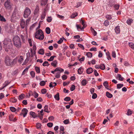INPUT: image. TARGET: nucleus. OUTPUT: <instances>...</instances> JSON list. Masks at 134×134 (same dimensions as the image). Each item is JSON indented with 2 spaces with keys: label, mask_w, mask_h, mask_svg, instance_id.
<instances>
[{
  "label": "nucleus",
  "mask_w": 134,
  "mask_h": 134,
  "mask_svg": "<svg viewBox=\"0 0 134 134\" xmlns=\"http://www.w3.org/2000/svg\"><path fill=\"white\" fill-rule=\"evenodd\" d=\"M34 95L33 96L35 98H36L38 97V94L37 93L35 92H34Z\"/></svg>",
  "instance_id": "obj_48"
},
{
  "label": "nucleus",
  "mask_w": 134,
  "mask_h": 134,
  "mask_svg": "<svg viewBox=\"0 0 134 134\" xmlns=\"http://www.w3.org/2000/svg\"><path fill=\"white\" fill-rule=\"evenodd\" d=\"M10 101L13 103H16L17 102V100L14 98H12L10 99Z\"/></svg>",
  "instance_id": "obj_43"
},
{
  "label": "nucleus",
  "mask_w": 134,
  "mask_h": 134,
  "mask_svg": "<svg viewBox=\"0 0 134 134\" xmlns=\"http://www.w3.org/2000/svg\"><path fill=\"white\" fill-rule=\"evenodd\" d=\"M129 46L133 49H134V44L132 43H129Z\"/></svg>",
  "instance_id": "obj_50"
},
{
  "label": "nucleus",
  "mask_w": 134,
  "mask_h": 134,
  "mask_svg": "<svg viewBox=\"0 0 134 134\" xmlns=\"http://www.w3.org/2000/svg\"><path fill=\"white\" fill-rule=\"evenodd\" d=\"M49 65L48 62L45 61L43 63L42 65L43 66H48Z\"/></svg>",
  "instance_id": "obj_39"
},
{
  "label": "nucleus",
  "mask_w": 134,
  "mask_h": 134,
  "mask_svg": "<svg viewBox=\"0 0 134 134\" xmlns=\"http://www.w3.org/2000/svg\"><path fill=\"white\" fill-rule=\"evenodd\" d=\"M82 23L83 25V27H82V29H83L87 26L86 23H85L84 21L83 20H82Z\"/></svg>",
  "instance_id": "obj_37"
},
{
  "label": "nucleus",
  "mask_w": 134,
  "mask_h": 134,
  "mask_svg": "<svg viewBox=\"0 0 134 134\" xmlns=\"http://www.w3.org/2000/svg\"><path fill=\"white\" fill-rule=\"evenodd\" d=\"M35 37L36 38L40 40H43L44 38L43 33L41 29L37 31L35 34Z\"/></svg>",
  "instance_id": "obj_3"
},
{
  "label": "nucleus",
  "mask_w": 134,
  "mask_h": 134,
  "mask_svg": "<svg viewBox=\"0 0 134 134\" xmlns=\"http://www.w3.org/2000/svg\"><path fill=\"white\" fill-rule=\"evenodd\" d=\"M0 20L2 21L5 22L6 21L5 19L1 14H0Z\"/></svg>",
  "instance_id": "obj_41"
},
{
  "label": "nucleus",
  "mask_w": 134,
  "mask_h": 134,
  "mask_svg": "<svg viewBox=\"0 0 134 134\" xmlns=\"http://www.w3.org/2000/svg\"><path fill=\"white\" fill-rule=\"evenodd\" d=\"M27 112L28 110L24 108L22 110V112L20 114V115H21L23 114V117H25L27 115Z\"/></svg>",
  "instance_id": "obj_8"
},
{
  "label": "nucleus",
  "mask_w": 134,
  "mask_h": 134,
  "mask_svg": "<svg viewBox=\"0 0 134 134\" xmlns=\"http://www.w3.org/2000/svg\"><path fill=\"white\" fill-rule=\"evenodd\" d=\"M107 55V58L108 60H109L111 59V57L109 52H108L107 53H106Z\"/></svg>",
  "instance_id": "obj_36"
},
{
  "label": "nucleus",
  "mask_w": 134,
  "mask_h": 134,
  "mask_svg": "<svg viewBox=\"0 0 134 134\" xmlns=\"http://www.w3.org/2000/svg\"><path fill=\"white\" fill-rule=\"evenodd\" d=\"M86 55L88 57L91 58L92 56V54L91 52H88L87 53Z\"/></svg>",
  "instance_id": "obj_34"
},
{
  "label": "nucleus",
  "mask_w": 134,
  "mask_h": 134,
  "mask_svg": "<svg viewBox=\"0 0 134 134\" xmlns=\"http://www.w3.org/2000/svg\"><path fill=\"white\" fill-rule=\"evenodd\" d=\"M25 95L24 94L22 93L19 96V99L21 100L24 99Z\"/></svg>",
  "instance_id": "obj_31"
},
{
  "label": "nucleus",
  "mask_w": 134,
  "mask_h": 134,
  "mask_svg": "<svg viewBox=\"0 0 134 134\" xmlns=\"http://www.w3.org/2000/svg\"><path fill=\"white\" fill-rule=\"evenodd\" d=\"M75 88V87L74 85H72L71 86L70 88V90L71 91H72L74 90Z\"/></svg>",
  "instance_id": "obj_64"
},
{
  "label": "nucleus",
  "mask_w": 134,
  "mask_h": 134,
  "mask_svg": "<svg viewBox=\"0 0 134 134\" xmlns=\"http://www.w3.org/2000/svg\"><path fill=\"white\" fill-rule=\"evenodd\" d=\"M83 68L82 67H81L80 68H79L77 70L78 73L79 74H81L83 71Z\"/></svg>",
  "instance_id": "obj_13"
},
{
  "label": "nucleus",
  "mask_w": 134,
  "mask_h": 134,
  "mask_svg": "<svg viewBox=\"0 0 134 134\" xmlns=\"http://www.w3.org/2000/svg\"><path fill=\"white\" fill-rule=\"evenodd\" d=\"M57 61L56 60H55L53 61L51 63V65L54 67H56L57 66Z\"/></svg>",
  "instance_id": "obj_19"
},
{
  "label": "nucleus",
  "mask_w": 134,
  "mask_h": 134,
  "mask_svg": "<svg viewBox=\"0 0 134 134\" xmlns=\"http://www.w3.org/2000/svg\"><path fill=\"white\" fill-rule=\"evenodd\" d=\"M116 77L118 79L121 81H123L124 79L123 77H122L121 75L119 74H117L116 76Z\"/></svg>",
  "instance_id": "obj_16"
},
{
  "label": "nucleus",
  "mask_w": 134,
  "mask_h": 134,
  "mask_svg": "<svg viewBox=\"0 0 134 134\" xmlns=\"http://www.w3.org/2000/svg\"><path fill=\"white\" fill-rule=\"evenodd\" d=\"M115 32L116 34H118L120 33V30L119 28V26H117L116 27L115 29Z\"/></svg>",
  "instance_id": "obj_17"
},
{
  "label": "nucleus",
  "mask_w": 134,
  "mask_h": 134,
  "mask_svg": "<svg viewBox=\"0 0 134 134\" xmlns=\"http://www.w3.org/2000/svg\"><path fill=\"white\" fill-rule=\"evenodd\" d=\"M60 133H62V131H64V129L63 126H61L60 127Z\"/></svg>",
  "instance_id": "obj_52"
},
{
  "label": "nucleus",
  "mask_w": 134,
  "mask_h": 134,
  "mask_svg": "<svg viewBox=\"0 0 134 134\" xmlns=\"http://www.w3.org/2000/svg\"><path fill=\"white\" fill-rule=\"evenodd\" d=\"M30 51L31 53V55H30L31 57H33L34 55H35L34 54V51L33 52V49L31 48L30 49Z\"/></svg>",
  "instance_id": "obj_56"
},
{
  "label": "nucleus",
  "mask_w": 134,
  "mask_h": 134,
  "mask_svg": "<svg viewBox=\"0 0 134 134\" xmlns=\"http://www.w3.org/2000/svg\"><path fill=\"white\" fill-rule=\"evenodd\" d=\"M38 53L41 54H43L44 53V51L43 49H41L38 52Z\"/></svg>",
  "instance_id": "obj_30"
},
{
  "label": "nucleus",
  "mask_w": 134,
  "mask_h": 134,
  "mask_svg": "<svg viewBox=\"0 0 134 134\" xmlns=\"http://www.w3.org/2000/svg\"><path fill=\"white\" fill-rule=\"evenodd\" d=\"M3 43L4 44L3 47L7 51H8V50H6V49H10L13 46L11 40L9 38L5 39L3 41Z\"/></svg>",
  "instance_id": "obj_2"
},
{
  "label": "nucleus",
  "mask_w": 134,
  "mask_h": 134,
  "mask_svg": "<svg viewBox=\"0 0 134 134\" xmlns=\"http://www.w3.org/2000/svg\"><path fill=\"white\" fill-rule=\"evenodd\" d=\"M77 15V13H74L72 14L70 16L71 18H74Z\"/></svg>",
  "instance_id": "obj_35"
},
{
  "label": "nucleus",
  "mask_w": 134,
  "mask_h": 134,
  "mask_svg": "<svg viewBox=\"0 0 134 134\" xmlns=\"http://www.w3.org/2000/svg\"><path fill=\"white\" fill-rule=\"evenodd\" d=\"M106 18L108 20H110L111 19V15H106Z\"/></svg>",
  "instance_id": "obj_58"
},
{
  "label": "nucleus",
  "mask_w": 134,
  "mask_h": 134,
  "mask_svg": "<svg viewBox=\"0 0 134 134\" xmlns=\"http://www.w3.org/2000/svg\"><path fill=\"white\" fill-rule=\"evenodd\" d=\"M55 71H59L60 72H63L64 71V70L63 69L61 68H60L58 67L56 68L55 69Z\"/></svg>",
  "instance_id": "obj_21"
},
{
  "label": "nucleus",
  "mask_w": 134,
  "mask_h": 134,
  "mask_svg": "<svg viewBox=\"0 0 134 134\" xmlns=\"http://www.w3.org/2000/svg\"><path fill=\"white\" fill-rule=\"evenodd\" d=\"M133 20L131 19H129L127 20V23L129 25H131V23L132 22Z\"/></svg>",
  "instance_id": "obj_28"
},
{
  "label": "nucleus",
  "mask_w": 134,
  "mask_h": 134,
  "mask_svg": "<svg viewBox=\"0 0 134 134\" xmlns=\"http://www.w3.org/2000/svg\"><path fill=\"white\" fill-rule=\"evenodd\" d=\"M25 23L24 20L22 19L21 20L20 22V26L21 28L24 29L25 27Z\"/></svg>",
  "instance_id": "obj_11"
},
{
  "label": "nucleus",
  "mask_w": 134,
  "mask_h": 134,
  "mask_svg": "<svg viewBox=\"0 0 134 134\" xmlns=\"http://www.w3.org/2000/svg\"><path fill=\"white\" fill-rule=\"evenodd\" d=\"M99 68L102 70H104L105 69V65L103 64H100L99 66Z\"/></svg>",
  "instance_id": "obj_33"
},
{
  "label": "nucleus",
  "mask_w": 134,
  "mask_h": 134,
  "mask_svg": "<svg viewBox=\"0 0 134 134\" xmlns=\"http://www.w3.org/2000/svg\"><path fill=\"white\" fill-rule=\"evenodd\" d=\"M30 74L32 77H35V74L34 71H31Z\"/></svg>",
  "instance_id": "obj_59"
},
{
  "label": "nucleus",
  "mask_w": 134,
  "mask_h": 134,
  "mask_svg": "<svg viewBox=\"0 0 134 134\" xmlns=\"http://www.w3.org/2000/svg\"><path fill=\"white\" fill-rule=\"evenodd\" d=\"M53 123L52 122H49L47 124V126L49 127H52L53 126Z\"/></svg>",
  "instance_id": "obj_51"
},
{
  "label": "nucleus",
  "mask_w": 134,
  "mask_h": 134,
  "mask_svg": "<svg viewBox=\"0 0 134 134\" xmlns=\"http://www.w3.org/2000/svg\"><path fill=\"white\" fill-rule=\"evenodd\" d=\"M41 125L39 123H38L36 125V127L37 129H40L41 127Z\"/></svg>",
  "instance_id": "obj_63"
},
{
  "label": "nucleus",
  "mask_w": 134,
  "mask_h": 134,
  "mask_svg": "<svg viewBox=\"0 0 134 134\" xmlns=\"http://www.w3.org/2000/svg\"><path fill=\"white\" fill-rule=\"evenodd\" d=\"M120 5L119 4H115L114 5V7L116 10H118L119 8Z\"/></svg>",
  "instance_id": "obj_62"
},
{
  "label": "nucleus",
  "mask_w": 134,
  "mask_h": 134,
  "mask_svg": "<svg viewBox=\"0 0 134 134\" xmlns=\"http://www.w3.org/2000/svg\"><path fill=\"white\" fill-rule=\"evenodd\" d=\"M13 4L10 0H7L4 3V6L6 9H12Z\"/></svg>",
  "instance_id": "obj_4"
},
{
  "label": "nucleus",
  "mask_w": 134,
  "mask_h": 134,
  "mask_svg": "<svg viewBox=\"0 0 134 134\" xmlns=\"http://www.w3.org/2000/svg\"><path fill=\"white\" fill-rule=\"evenodd\" d=\"M39 10V7L38 6H37L36 7V9L35 10V12L37 13L38 11Z\"/></svg>",
  "instance_id": "obj_60"
},
{
  "label": "nucleus",
  "mask_w": 134,
  "mask_h": 134,
  "mask_svg": "<svg viewBox=\"0 0 134 134\" xmlns=\"http://www.w3.org/2000/svg\"><path fill=\"white\" fill-rule=\"evenodd\" d=\"M95 126V125L94 124H92L90 127V129L91 130H92L94 128Z\"/></svg>",
  "instance_id": "obj_55"
},
{
  "label": "nucleus",
  "mask_w": 134,
  "mask_h": 134,
  "mask_svg": "<svg viewBox=\"0 0 134 134\" xmlns=\"http://www.w3.org/2000/svg\"><path fill=\"white\" fill-rule=\"evenodd\" d=\"M9 83L8 81H6L5 82L4 85L5 86L3 87L2 88H1L0 89V90H2L5 87L7 86L9 84Z\"/></svg>",
  "instance_id": "obj_32"
},
{
  "label": "nucleus",
  "mask_w": 134,
  "mask_h": 134,
  "mask_svg": "<svg viewBox=\"0 0 134 134\" xmlns=\"http://www.w3.org/2000/svg\"><path fill=\"white\" fill-rule=\"evenodd\" d=\"M54 98L57 100H59V93H58L57 94L54 96Z\"/></svg>",
  "instance_id": "obj_20"
},
{
  "label": "nucleus",
  "mask_w": 134,
  "mask_h": 134,
  "mask_svg": "<svg viewBox=\"0 0 134 134\" xmlns=\"http://www.w3.org/2000/svg\"><path fill=\"white\" fill-rule=\"evenodd\" d=\"M44 111L47 113L49 112V111H48V107L47 105H46L44 107Z\"/></svg>",
  "instance_id": "obj_27"
},
{
  "label": "nucleus",
  "mask_w": 134,
  "mask_h": 134,
  "mask_svg": "<svg viewBox=\"0 0 134 134\" xmlns=\"http://www.w3.org/2000/svg\"><path fill=\"white\" fill-rule=\"evenodd\" d=\"M45 30L47 34H50L51 32V30L49 27H47L46 28Z\"/></svg>",
  "instance_id": "obj_24"
},
{
  "label": "nucleus",
  "mask_w": 134,
  "mask_h": 134,
  "mask_svg": "<svg viewBox=\"0 0 134 134\" xmlns=\"http://www.w3.org/2000/svg\"><path fill=\"white\" fill-rule=\"evenodd\" d=\"M28 68H26L23 71L22 75H24L25 74L26 72L28 71Z\"/></svg>",
  "instance_id": "obj_61"
},
{
  "label": "nucleus",
  "mask_w": 134,
  "mask_h": 134,
  "mask_svg": "<svg viewBox=\"0 0 134 134\" xmlns=\"http://www.w3.org/2000/svg\"><path fill=\"white\" fill-rule=\"evenodd\" d=\"M30 114L34 118H35L36 117V114L34 112L31 111L30 113Z\"/></svg>",
  "instance_id": "obj_29"
},
{
  "label": "nucleus",
  "mask_w": 134,
  "mask_h": 134,
  "mask_svg": "<svg viewBox=\"0 0 134 134\" xmlns=\"http://www.w3.org/2000/svg\"><path fill=\"white\" fill-rule=\"evenodd\" d=\"M104 24L105 26H107L109 25L110 23L108 20H106L104 21Z\"/></svg>",
  "instance_id": "obj_45"
},
{
  "label": "nucleus",
  "mask_w": 134,
  "mask_h": 134,
  "mask_svg": "<svg viewBox=\"0 0 134 134\" xmlns=\"http://www.w3.org/2000/svg\"><path fill=\"white\" fill-rule=\"evenodd\" d=\"M29 60V58H27L24 62L22 65H25L28 62Z\"/></svg>",
  "instance_id": "obj_47"
},
{
  "label": "nucleus",
  "mask_w": 134,
  "mask_h": 134,
  "mask_svg": "<svg viewBox=\"0 0 134 134\" xmlns=\"http://www.w3.org/2000/svg\"><path fill=\"white\" fill-rule=\"evenodd\" d=\"M93 71V69L92 68L90 67L88 68L86 70V73L88 74H90Z\"/></svg>",
  "instance_id": "obj_10"
},
{
  "label": "nucleus",
  "mask_w": 134,
  "mask_h": 134,
  "mask_svg": "<svg viewBox=\"0 0 134 134\" xmlns=\"http://www.w3.org/2000/svg\"><path fill=\"white\" fill-rule=\"evenodd\" d=\"M123 84H118L117 85V87L118 89H120L123 86Z\"/></svg>",
  "instance_id": "obj_44"
},
{
  "label": "nucleus",
  "mask_w": 134,
  "mask_h": 134,
  "mask_svg": "<svg viewBox=\"0 0 134 134\" xmlns=\"http://www.w3.org/2000/svg\"><path fill=\"white\" fill-rule=\"evenodd\" d=\"M46 10H44V11L42 13L41 15V20H43L45 18L46 16Z\"/></svg>",
  "instance_id": "obj_12"
},
{
  "label": "nucleus",
  "mask_w": 134,
  "mask_h": 134,
  "mask_svg": "<svg viewBox=\"0 0 134 134\" xmlns=\"http://www.w3.org/2000/svg\"><path fill=\"white\" fill-rule=\"evenodd\" d=\"M103 85L105 87V88L108 89H109L108 88V83L107 81H105L103 83Z\"/></svg>",
  "instance_id": "obj_26"
},
{
  "label": "nucleus",
  "mask_w": 134,
  "mask_h": 134,
  "mask_svg": "<svg viewBox=\"0 0 134 134\" xmlns=\"http://www.w3.org/2000/svg\"><path fill=\"white\" fill-rule=\"evenodd\" d=\"M47 81H41L40 83V85L41 86H44L46 83Z\"/></svg>",
  "instance_id": "obj_38"
},
{
  "label": "nucleus",
  "mask_w": 134,
  "mask_h": 134,
  "mask_svg": "<svg viewBox=\"0 0 134 134\" xmlns=\"http://www.w3.org/2000/svg\"><path fill=\"white\" fill-rule=\"evenodd\" d=\"M71 100V98L70 97H68L65 98L64 99V100L68 102L70 101Z\"/></svg>",
  "instance_id": "obj_49"
},
{
  "label": "nucleus",
  "mask_w": 134,
  "mask_h": 134,
  "mask_svg": "<svg viewBox=\"0 0 134 134\" xmlns=\"http://www.w3.org/2000/svg\"><path fill=\"white\" fill-rule=\"evenodd\" d=\"M18 57H16L15 58L12 60L11 62V66L14 65L17 62L18 60Z\"/></svg>",
  "instance_id": "obj_9"
},
{
  "label": "nucleus",
  "mask_w": 134,
  "mask_h": 134,
  "mask_svg": "<svg viewBox=\"0 0 134 134\" xmlns=\"http://www.w3.org/2000/svg\"><path fill=\"white\" fill-rule=\"evenodd\" d=\"M56 85L57 83L55 82H54L53 83L51 82L49 84V86L51 88H52L53 87L56 86Z\"/></svg>",
  "instance_id": "obj_22"
},
{
  "label": "nucleus",
  "mask_w": 134,
  "mask_h": 134,
  "mask_svg": "<svg viewBox=\"0 0 134 134\" xmlns=\"http://www.w3.org/2000/svg\"><path fill=\"white\" fill-rule=\"evenodd\" d=\"M31 11L29 8L26 7L24 12V17L25 18H27L30 15Z\"/></svg>",
  "instance_id": "obj_5"
},
{
  "label": "nucleus",
  "mask_w": 134,
  "mask_h": 134,
  "mask_svg": "<svg viewBox=\"0 0 134 134\" xmlns=\"http://www.w3.org/2000/svg\"><path fill=\"white\" fill-rule=\"evenodd\" d=\"M62 79L63 80L66 79L67 78V76L66 75H63L62 76Z\"/></svg>",
  "instance_id": "obj_57"
},
{
  "label": "nucleus",
  "mask_w": 134,
  "mask_h": 134,
  "mask_svg": "<svg viewBox=\"0 0 134 134\" xmlns=\"http://www.w3.org/2000/svg\"><path fill=\"white\" fill-rule=\"evenodd\" d=\"M56 57V56L55 55H53L51 56L49 59H48L47 60L49 61H53L54 58Z\"/></svg>",
  "instance_id": "obj_42"
},
{
  "label": "nucleus",
  "mask_w": 134,
  "mask_h": 134,
  "mask_svg": "<svg viewBox=\"0 0 134 134\" xmlns=\"http://www.w3.org/2000/svg\"><path fill=\"white\" fill-rule=\"evenodd\" d=\"M13 45L16 47L20 48L21 45V42L20 38L18 36H15L13 40Z\"/></svg>",
  "instance_id": "obj_1"
},
{
  "label": "nucleus",
  "mask_w": 134,
  "mask_h": 134,
  "mask_svg": "<svg viewBox=\"0 0 134 134\" xmlns=\"http://www.w3.org/2000/svg\"><path fill=\"white\" fill-rule=\"evenodd\" d=\"M35 68L37 73L39 74L40 73V69L39 67L35 66Z\"/></svg>",
  "instance_id": "obj_23"
},
{
  "label": "nucleus",
  "mask_w": 134,
  "mask_h": 134,
  "mask_svg": "<svg viewBox=\"0 0 134 134\" xmlns=\"http://www.w3.org/2000/svg\"><path fill=\"white\" fill-rule=\"evenodd\" d=\"M48 0H42L41 1V5L42 6L45 5L47 3Z\"/></svg>",
  "instance_id": "obj_15"
},
{
  "label": "nucleus",
  "mask_w": 134,
  "mask_h": 134,
  "mask_svg": "<svg viewBox=\"0 0 134 134\" xmlns=\"http://www.w3.org/2000/svg\"><path fill=\"white\" fill-rule=\"evenodd\" d=\"M54 117L53 116H51L49 117L48 119L49 121H52L54 119Z\"/></svg>",
  "instance_id": "obj_54"
},
{
  "label": "nucleus",
  "mask_w": 134,
  "mask_h": 134,
  "mask_svg": "<svg viewBox=\"0 0 134 134\" xmlns=\"http://www.w3.org/2000/svg\"><path fill=\"white\" fill-rule=\"evenodd\" d=\"M12 59L8 56L6 57L5 59V62L6 65L7 66H11V62Z\"/></svg>",
  "instance_id": "obj_6"
},
{
  "label": "nucleus",
  "mask_w": 134,
  "mask_h": 134,
  "mask_svg": "<svg viewBox=\"0 0 134 134\" xmlns=\"http://www.w3.org/2000/svg\"><path fill=\"white\" fill-rule=\"evenodd\" d=\"M18 58H19V59H18V62L20 64H21L24 60L23 57L22 56H20L18 57Z\"/></svg>",
  "instance_id": "obj_14"
},
{
  "label": "nucleus",
  "mask_w": 134,
  "mask_h": 134,
  "mask_svg": "<svg viewBox=\"0 0 134 134\" xmlns=\"http://www.w3.org/2000/svg\"><path fill=\"white\" fill-rule=\"evenodd\" d=\"M52 18L51 17L49 16L48 17L47 19V20L48 22L50 23L52 21Z\"/></svg>",
  "instance_id": "obj_46"
},
{
  "label": "nucleus",
  "mask_w": 134,
  "mask_h": 134,
  "mask_svg": "<svg viewBox=\"0 0 134 134\" xmlns=\"http://www.w3.org/2000/svg\"><path fill=\"white\" fill-rule=\"evenodd\" d=\"M106 95L109 98H111L113 97V95L108 92H106Z\"/></svg>",
  "instance_id": "obj_25"
},
{
  "label": "nucleus",
  "mask_w": 134,
  "mask_h": 134,
  "mask_svg": "<svg viewBox=\"0 0 134 134\" xmlns=\"http://www.w3.org/2000/svg\"><path fill=\"white\" fill-rule=\"evenodd\" d=\"M132 111H131L130 109H129L127 111L126 114L128 115H130L132 114Z\"/></svg>",
  "instance_id": "obj_40"
},
{
  "label": "nucleus",
  "mask_w": 134,
  "mask_h": 134,
  "mask_svg": "<svg viewBox=\"0 0 134 134\" xmlns=\"http://www.w3.org/2000/svg\"><path fill=\"white\" fill-rule=\"evenodd\" d=\"M23 35H21L20 36L22 40V41L23 43H25L26 40H27L28 37V35L27 34L26 35L24 36Z\"/></svg>",
  "instance_id": "obj_7"
},
{
  "label": "nucleus",
  "mask_w": 134,
  "mask_h": 134,
  "mask_svg": "<svg viewBox=\"0 0 134 134\" xmlns=\"http://www.w3.org/2000/svg\"><path fill=\"white\" fill-rule=\"evenodd\" d=\"M10 110L13 112H15L16 111L15 108L13 107H11L10 108Z\"/></svg>",
  "instance_id": "obj_53"
},
{
  "label": "nucleus",
  "mask_w": 134,
  "mask_h": 134,
  "mask_svg": "<svg viewBox=\"0 0 134 134\" xmlns=\"http://www.w3.org/2000/svg\"><path fill=\"white\" fill-rule=\"evenodd\" d=\"M88 81L86 80L83 79L81 82V84L82 86L85 85L87 83Z\"/></svg>",
  "instance_id": "obj_18"
}]
</instances>
